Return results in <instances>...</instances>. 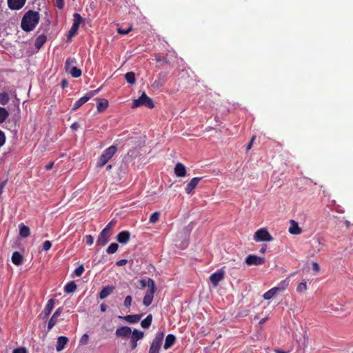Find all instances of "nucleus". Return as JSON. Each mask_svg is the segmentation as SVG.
<instances>
[{
    "label": "nucleus",
    "mask_w": 353,
    "mask_h": 353,
    "mask_svg": "<svg viewBox=\"0 0 353 353\" xmlns=\"http://www.w3.org/2000/svg\"><path fill=\"white\" fill-rule=\"evenodd\" d=\"M127 263V260L125 259H121L117 262V265L118 266H122Z\"/></svg>",
    "instance_id": "obj_53"
},
{
    "label": "nucleus",
    "mask_w": 353,
    "mask_h": 353,
    "mask_svg": "<svg viewBox=\"0 0 353 353\" xmlns=\"http://www.w3.org/2000/svg\"><path fill=\"white\" fill-rule=\"evenodd\" d=\"M132 333L131 328L128 326H121L116 330L115 335L120 338H128L130 337Z\"/></svg>",
    "instance_id": "obj_10"
},
{
    "label": "nucleus",
    "mask_w": 353,
    "mask_h": 353,
    "mask_svg": "<svg viewBox=\"0 0 353 353\" xmlns=\"http://www.w3.org/2000/svg\"><path fill=\"white\" fill-rule=\"evenodd\" d=\"M89 97H88L86 94L81 98H80L79 100H77L72 108L73 110H76L78 108H79L81 105H83L85 103H86L89 100Z\"/></svg>",
    "instance_id": "obj_25"
},
{
    "label": "nucleus",
    "mask_w": 353,
    "mask_h": 353,
    "mask_svg": "<svg viewBox=\"0 0 353 353\" xmlns=\"http://www.w3.org/2000/svg\"><path fill=\"white\" fill-rule=\"evenodd\" d=\"M201 179V177L192 178L185 187V192L187 194H190L192 191L197 186Z\"/></svg>",
    "instance_id": "obj_15"
},
{
    "label": "nucleus",
    "mask_w": 353,
    "mask_h": 353,
    "mask_svg": "<svg viewBox=\"0 0 353 353\" xmlns=\"http://www.w3.org/2000/svg\"><path fill=\"white\" fill-rule=\"evenodd\" d=\"M245 263L248 265H259L265 263V259L256 255H249L245 259Z\"/></svg>",
    "instance_id": "obj_8"
},
{
    "label": "nucleus",
    "mask_w": 353,
    "mask_h": 353,
    "mask_svg": "<svg viewBox=\"0 0 353 353\" xmlns=\"http://www.w3.org/2000/svg\"><path fill=\"white\" fill-rule=\"evenodd\" d=\"M52 246V243L50 241H44L43 244V249L46 251H48L50 249Z\"/></svg>",
    "instance_id": "obj_45"
},
{
    "label": "nucleus",
    "mask_w": 353,
    "mask_h": 353,
    "mask_svg": "<svg viewBox=\"0 0 353 353\" xmlns=\"http://www.w3.org/2000/svg\"><path fill=\"white\" fill-rule=\"evenodd\" d=\"M57 6L61 9L63 6V0H56Z\"/></svg>",
    "instance_id": "obj_54"
},
{
    "label": "nucleus",
    "mask_w": 353,
    "mask_h": 353,
    "mask_svg": "<svg viewBox=\"0 0 353 353\" xmlns=\"http://www.w3.org/2000/svg\"><path fill=\"white\" fill-rule=\"evenodd\" d=\"M53 165H54V163H53V162H51V163H50L47 164V165H46V170H50V169H52V167H53Z\"/></svg>",
    "instance_id": "obj_57"
},
{
    "label": "nucleus",
    "mask_w": 353,
    "mask_h": 353,
    "mask_svg": "<svg viewBox=\"0 0 353 353\" xmlns=\"http://www.w3.org/2000/svg\"><path fill=\"white\" fill-rule=\"evenodd\" d=\"M163 336H164V334H163V332H158L156 334L154 339H153L152 343L161 345L162 340H163Z\"/></svg>",
    "instance_id": "obj_36"
},
{
    "label": "nucleus",
    "mask_w": 353,
    "mask_h": 353,
    "mask_svg": "<svg viewBox=\"0 0 353 353\" xmlns=\"http://www.w3.org/2000/svg\"><path fill=\"white\" fill-rule=\"evenodd\" d=\"M312 268L316 273L320 271V266L319 263L315 261L312 262Z\"/></svg>",
    "instance_id": "obj_46"
},
{
    "label": "nucleus",
    "mask_w": 353,
    "mask_h": 353,
    "mask_svg": "<svg viewBox=\"0 0 353 353\" xmlns=\"http://www.w3.org/2000/svg\"><path fill=\"white\" fill-rule=\"evenodd\" d=\"M110 236V233L106 232V231L102 230L97 239V243L99 245L103 246L105 245L108 241L109 238Z\"/></svg>",
    "instance_id": "obj_13"
},
{
    "label": "nucleus",
    "mask_w": 353,
    "mask_h": 353,
    "mask_svg": "<svg viewBox=\"0 0 353 353\" xmlns=\"http://www.w3.org/2000/svg\"><path fill=\"white\" fill-rule=\"evenodd\" d=\"M61 85L63 88L66 87L68 85V82L66 81V80H63L61 82Z\"/></svg>",
    "instance_id": "obj_59"
},
{
    "label": "nucleus",
    "mask_w": 353,
    "mask_h": 353,
    "mask_svg": "<svg viewBox=\"0 0 353 353\" xmlns=\"http://www.w3.org/2000/svg\"><path fill=\"white\" fill-rule=\"evenodd\" d=\"M68 341V339L65 336H59L57 339V345H56V350L58 352L61 351L63 349H64L65 345L67 344Z\"/></svg>",
    "instance_id": "obj_22"
},
{
    "label": "nucleus",
    "mask_w": 353,
    "mask_h": 353,
    "mask_svg": "<svg viewBox=\"0 0 353 353\" xmlns=\"http://www.w3.org/2000/svg\"><path fill=\"white\" fill-rule=\"evenodd\" d=\"M13 353H27L25 348L19 347L14 350Z\"/></svg>",
    "instance_id": "obj_51"
},
{
    "label": "nucleus",
    "mask_w": 353,
    "mask_h": 353,
    "mask_svg": "<svg viewBox=\"0 0 353 353\" xmlns=\"http://www.w3.org/2000/svg\"><path fill=\"white\" fill-rule=\"evenodd\" d=\"M108 106V100L103 99L101 100L97 104V110L99 112H103Z\"/></svg>",
    "instance_id": "obj_30"
},
{
    "label": "nucleus",
    "mask_w": 353,
    "mask_h": 353,
    "mask_svg": "<svg viewBox=\"0 0 353 353\" xmlns=\"http://www.w3.org/2000/svg\"><path fill=\"white\" fill-rule=\"evenodd\" d=\"M254 139H255V137H253L252 138L251 141H250L249 144L247 146V150H250L252 148V143H253Z\"/></svg>",
    "instance_id": "obj_56"
},
{
    "label": "nucleus",
    "mask_w": 353,
    "mask_h": 353,
    "mask_svg": "<svg viewBox=\"0 0 353 353\" xmlns=\"http://www.w3.org/2000/svg\"><path fill=\"white\" fill-rule=\"evenodd\" d=\"M67 72L70 73L71 76L74 78H78L81 75V70L77 68L76 66H74L71 68H70Z\"/></svg>",
    "instance_id": "obj_28"
},
{
    "label": "nucleus",
    "mask_w": 353,
    "mask_h": 353,
    "mask_svg": "<svg viewBox=\"0 0 353 353\" xmlns=\"http://www.w3.org/2000/svg\"><path fill=\"white\" fill-rule=\"evenodd\" d=\"M74 22L69 30L68 34V39L70 40L77 33L79 26L83 22V19L78 13H74L73 15Z\"/></svg>",
    "instance_id": "obj_5"
},
{
    "label": "nucleus",
    "mask_w": 353,
    "mask_h": 353,
    "mask_svg": "<svg viewBox=\"0 0 353 353\" xmlns=\"http://www.w3.org/2000/svg\"><path fill=\"white\" fill-rule=\"evenodd\" d=\"M100 308H101V312H105V311H106V308H107V307H106V305H104V304H101V305H100Z\"/></svg>",
    "instance_id": "obj_58"
},
{
    "label": "nucleus",
    "mask_w": 353,
    "mask_h": 353,
    "mask_svg": "<svg viewBox=\"0 0 353 353\" xmlns=\"http://www.w3.org/2000/svg\"><path fill=\"white\" fill-rule=\"evenodd\" d=\"M85 240H86V243L88 245H91L93 244L94 239H93V237L91 235L85 236Z\"/></svg>",
    "instance_id": "obj_48"
},
{
    "label": "nucleus",
    "mask_w": 353,
    "mask_h": 353,
    "mask_svg": "<svg viewBox=\"0 0 353 353\" xmlns=\"http://www.w3.org/2000/svg\"><path fill=\"white\" fill-rule=\"evenodd\" d=\"M143 336L144 333L142 331L134 330L133 332H132L130 336L132 349L136 348L137 346V341L141 339Z\"/></svg>",
    "instance_id": "obj_7"
},
{
    "label": "nucleus",
    "mask_w": 353,
    "mask_h": 353,
    "mask_svg": "<svg viewBox=\"0 0 353 353\" xmlns=\"http://www.w3.org/2000/svg\"><path fill=\"white\" fill-rule=\"evenodd\" d=\"M26 0H8V6L11 10H18L26 3Z\"/></svg>",
    "instance_id": "obj_11"
},
{
    "label": "nucleus",
    "mask_w": 353,
    "mask_h": 353,
    "mask_svg": "<svg viewBox=\"0 0 353 353\" xmlns=\"http://www.w3.org/2000/svg\"><path fill=\"white\" fill-rule=\"evenodd\" d=\"M100 90H101V88H98V89H97L95 90L90 91V92H88L86 94V95L88 97H89V99H90L91 97H92L93 96L97 94L100 91Z\"/></svg>",
    "instance_id": "obj_49"
},
{
    "label": "nucleus",
    "mask_w": 353,
    "mask_h": 353,
    "mask_svg": "<svg viewBox=\"0 0 353 353\" xmlns=\"http://www.w3.org/2000/svg\"><path fill=\"white\" fill-rule=\"evenodd\" d=\"M132 30V28L130 27L128 29H122L121 28H119L117 29V32L120 34H127Z\"/></svg>",
    "instance_id": "obj_44"
},
{
    "label": "nucleus",
    "mask_w": 353,
    "mask_h": 353,
    "mask_svg": "<svg viewBox=\"0 0 353 353\" xmlns=\"http://www.w3.org/2000/svg\"><path fill=\"white\" fill-rule=\"evenodd\" d=\"M140 284L142 288L148 287V290H155L154 281L150 278L142 279L140 280Z\"/></svg>",
    "instance_id": "obj_17"
},
{
    "label": "nucleus",
    "mask_w": 353,
    "mask_h": 353,
    "mask_svg": "<svg viewBox=\"0 0 353 353\" xmlns=\"http://www.w3.org/2000/svg\"><path fill=\"white\" fill-rule=\"evenodd\" d=\"M40 17L37 12L29 10L22 18L21 27L26 32H30L39 23Z\"/></svg>",
    "instance_id": "obj_1"
},
{
    "label": "nucleus",
    "mask_w": 353,
    "mask_h": 353,
    "mask_svg": "<svg viewBox=\"0 0 353 353\" xmlns=\"http://www.w3.org/2000/svg\"><path fill=\"white\" fill-rule=\"evenodd\" d=\"M76 59L74 58H68L67 59L65 63V71L68 72L69 70V68H73L74 66V64L76 63Z\"/></svg>",
    "instance_id": "obj_33"
},
{
    "label": "nucleus",
    "mask_w": 353,
    "mask_h": 353,
    "mask_svg": "<svg viewBox=\"0 0 353 353\" xmlns=\"http://www.w3.org/2000/svg\"><path fill=\"white\" fill-rule=\"evenodd\" d=\"M265 321V319H262V320L260 321V323H263Z\"/></svg>",
    "instance_id": "obj_64"
},
{
    "label": "nucleus",
    "mask_w": 353,
    "mask_h": 353,
    "mask_svg": "<svg viewBox=\"0 0 353 353\" xmlns=\"http://www.w3.org/2000/svg\"><path fill=\"white\" fill-rule=\"evenodd\" d=\"M275 352L276 353H288L287 352L282 351V350H275Z\"/></svg>",
    "instance_id": "obj_61"
},
{
    "label": "nucleus",
    "mask_w": 353,
    "mask_h": 353,
    "mask_svg": "<svg viewBox=\"0 0 353 353\" xmlns=\"http://www.w3.org/2000/svg\"><path fill=\"white\" fill-rule=\"evenodd\" d=\"M23 261V256L19 252H14L12 256V262L17 265H19Z\"/></svg>",
    "instance_id": "obj_26"
},
{
    "label": "nucleus",
    "mask_w": 353,
    "mask_h": 353,
    "mask_svg": "<svg viewBox=\"0 0 353 353\" xmlns=\"http://www.w3.org/2000/svg\"><path fill=\"white\" fill-rule=\"evenodd\" d=\"M19 235L21 237L26 238L30 236V230L28 226L25 225L23 223H20L19 225Z\"/></svg>",
    "instance_id": "obj_24"
},
{
    "label": "nucleus",
    "mask_w": 353,
    "mask_h": 353,
    "mask_svg": "<svg viewBox=\"0 0 353 353\" xmlns=\"http://www.w3.org/2000/svg\"><path fill=\"white\" fill-rule=\"evenodd\" d=\"M88 340V335L85 334L82 336L81 339V343H86Z\"/></svg>",
    "instance_id": "obj_52"
},
{
    "label": "nucleus",
    "mask_w": 353,
    "mask_h": 353,
    "mask_svg": "<svg viewBox=\"0 0 353 353\" xmlns=\"http://www.w3.org/2000/svg\"><path fill=\"white\" fill-rule=\"evenodd\" d=\"M155 290H147L144 296L143 303L145 306H149L153 300Z\"/></svg>",
    "instance_id": "obj_18"
},
{
    "label": "nucleus",
    "mask_w": 353,
    "mask_h": 353,
    "mask_svg": "<svg viewBox=\"0 0 353 353\" xmlns=\"http://www.w3.org/2000/svg\"><path fill=\"white\" fill-rule=\"evenodd\" d=\"M112 168V165H108L107 167H106V169L107 170H110Z\"/></svg>",
    "instance_id": "obj_62"
},
{
    "label": "nucleus",
    "mask_w": 353,
    "mask_h": 353,
    "mask_svg": "<svg viewBox=\"0 0 353 353\" xmlns=\"http://www.w3.org/2000/svg\"><path fill=\"white\" fill-rule=\"evenodd\" d=\"M112 223L113 221H110L106 226L105 228L103 230V231H106V232H108V233H110V230L112 229Z\"/></svg>",
    "instance_id": "obj_50"
},
{
    "label": "nucleus",
    "mask_w": 353,
    "mask_h": 353,
    "mask_svg": "<svg viewBox=\"0 0 353 353\" xmlns=\"http://www.w3.org/2000/svg\"><path fill=\"white\" fill-rule=\"evenodd\" d=\"M288 285H289V279H285L280 281L276 287L271 288L270 290H269L268 292H266L263 294L264 299L270 300L272 298H273L274 296H276L280 293H282L287 289Z\"/></svg>",
    "instance_id": "obj_2"
},
{
    "label": "nucleus",
    "mask_w": 353,
    "mask_h": 353,
    "mask_svg": "<svg viewBox=\"0 0 353 353\" xmlns=\"http://www.w3.org/2000/svg\"><path fill=\"white\" fill-rule=\"evenodd\" d=\"M114 290V287L112 285H107L104 287L99 293V298L104 299L111 294Z\"/></svg>",
    "instance_id": "obj_19"
},
{
    "label": "nucleus",
    "mask_w": 353,
    "mask_h": 353,
    "mask_svg": "<svg viewBox=\"0 0 353 353\" xmlns=\"http://www.w3.org/2000/svg\"><path fill=\"white\" fill-rule=\"evenodd\" d=\"M175 339L176 338L173 334H168L165 338L164 348L165 350L169 349L174 344Z\"/></svg>",
    "instance_id": "obj_27"
},
{
    "label": "nucleus",
    "mask_w": 353,
    "mask_h": 353,
    "mask_svg": "<svg viewBox=\"0 0 353 353\" xmlns=\"http://www.w3.org/2000/svg\"><path fill=\"white\" fill-rule=\"evenodd\" d=\"M224 278V271L221 269L216 271V272L213 273L210 276V280L211 283H212L213 286L215 288L217 286L219 283L222 281Z\"/></svg>",
    "instance_id": "obj_9"
},
{
    "label": "nucleus",
    "mask_w": 353,
    "mask_h": 353,
    "mask_svg": "<svg viewBox=\"0 0 353 353\" xmlns=\"http://www.w3.org/2000/svg\"><path fill=\"white\" fill-rule=\"evenodd\" d=\"M132 301V296H127L125 297L124 303H123L124 306L126 307H129L131 305Z\"/></svg>",
    "instance_id": "obj_43"
},
{
    "label": "nucleus",
    "mask_w": 353,
    "mask_h": 353,
    "mask_svg": "<svg viewBox=\"0 0 353 353\" xmlns=\"http://www.w3.org/2000/svg\"><path fill=\"white\" fill-rule=\"evenodd\" d=\"M46 37L43 34L39 35L35 41V46L39 49L46 42Z\"/></svg>",
    "instance_id": "obj_31"
},
{
    "label": "nucleus",
    "mask_w": 353,
    "mask_h": 353,
    "mask_svg": "<svg viewBox=\"0 0 353 353\" xmlns=\"http://www.w3.org/2000/svg\"><path fill=\"white\" fill-rule=\"evenodd\" d=\"M266 251V245H264L263 246L261 250H260V252L261 253H264Z\"/></svg>",
    "instance_id": "obj_60"
},
{
    "label": "nucleus",
    "mask_w": 353,
    "mask_h": 353,
    "mask_svg": "<svg viewBox=\"0 0 353 353\" xmlns=\"http://www.w3.org/2000/svg\"><path fill=\"white\" fill-rule=\"evenodd\" d=\"M187 170L185 166L181 163H177L174 167V174L178 177H185Z\"/></svg>",
    "instance_id": "obj_14"
},
{
    "label": "nucleus",
    "mask_w": 353,
    "mask_h": 353,
    "mask_svg": "<svg viewBox=\"0 0 353 353\" xmlns=\"http://www.w3.org/2000/svg\"><path fill=\"white\" fill-rule=\"evenodd\" d=\"M54 300L51 299L48 301V303L44 308V310L43 312V314L44 315L43 318L47 317L50 314L52 309L54 308Z\"/></svg>",
    "instance_id": "obj_23"
},
{
    "label": "nucleus",
    "mask_w": 353,
    "mask_h": 353,
    "mask_svg": "<svg viewBox=\"0 0 353 353\" xmlns=\"http://www.w3.org/2000/svg\"><path fill=\"white\" fill-rule=\"evenodd\" d=\"M289 232L294 235L300 234L302 232L301 228L299 226L298 223L294 220L290 221Z\"/></svg>",
    "instance_id": "obj_16"
},
{
    "label": "nucleus",
    "mask_w": 353,
    "mask_h": 353,
    "mask_svg": "<svg viewBox=\"0 0 353 353\" xmlns=\"http://www.w3.org/2000/svg\"><path fill=\"white\" fill-rule=\"evenodd\" d=\"M10 100L9 96L6 92L0 93V103L1 105H6Z\"/></svg>",
    "instance_id": "obj_37"
},
{
    "label": "nucleus",
    "mask_w": 353,
    "mask_h": 353,
    "mask_svg": "<svg viewBox=\"0 0 353 353\" xmlns=\"http://www.w3.org/2000/svg\"><path fill=\"white\" fill-rule=\"evenodd\" d=\"M345 225L348 227L350 225V222L348 221H345Z\"/></svg>",
    "instance_id": "obj_63"
},
{
    "label": "nucleus",
    "mask_w": 353,
    "mask_h": 353,
    "mask_svg": "<svg viewBox=\"0 0 353 353\" xmlns=\"http://www.w3.org/2000/svg\"><path fill=\"white\" fill-rule=\"evenodd\" d=\"M143 315L142 314H132V315H127L125 316H119V319H124L125 321L130 323H135L138 322L140 319L141 318Z\"/></svg>",
    "instance_id": "obj_21"
},
{
    "label": "nucleus",
    "mask_w": 353,
    "mask_h": 353,
    "mask_svg": "<svg viewBox=\"0 0 353 353\" xmlns=\"http://www.w3.org/2000/svg\"><path fill=\"white\" fill-rule=\"evenodd\" d=\"M125 80L130 84H134L136 81L135 74L132 72H127L125 75Z\"/></svg>",
    "instance_id": "obj_32"
},
{
    "label": "nucleus",
    "mask_w": 353,
    "mask_h": 353,
    "mask_svg": "<svg viewBox=\"0 0 353 353\" xmlns=\"http://www.w3.org/2000/svg\"><path fill=\"white\" fill-rule=\"evenodd\" d=\"M161 345L152 343L149 350V353H159Z\"/></svg>",
    "instance_id": "obj_41"
},
{
    "label": "nucleus",
    "mask_w": 353,
    "mask_h": 353,
    "mask_svg": "<svg viewBox=\"0 0 353 353\" xmlns=\"http://www.w3.org/2000/svg\"><path fill=\"white\" fill-rule=\"evenodd\" d=\"M130 234L128 231H122L117 234V241L122 244L126 243L130 239Z\"/></svg>",
    "instance_id": "obj_20"
},
{
    "label": "nucleus",
    "mask_w": 353,
    "mask_h": 353,
    "mask_svg": "<svg viewBox=\"0 0 353 353\" xmlns=\"http://www.w3.org/2000/svg\"><path fill=\"white\" fill-rule=\"evenodd\" d=\"M118 248H119L118 244H117L115 243H112L108 246V248L107 249V252L108 254H114L117 251Z\"/></svg>",
    "instance_id": "obj_38"
},
{
    "label": "nucleus",
    "mask_w": 353,
    "mask_h": 353,
    "mask_svg": "<svg viewBox=\"0 0 353 353\" xmlns=\"http://www.w3.org/2000/svg\"><path fill=\"white\" fill-rule=\"evenodd\" d=\"M77 289V285L74 281H71L65 285L64 287V290L67 293H72Z\"/></svg>",
    "instance_id": "obj_29"
},
{
    "label": "nucleus",
    "mask_w": 353,
    "mask_h": 353,
    "mask_svg": "<svg viewBox=\"0 0 353 353\" xmlns=\"http://www.w3.org/2000/svg\"><path fill=\"white\" fill-rule=\"evenodd\" d=\"M9 113L4 108L0 107V123H3L8 117Z\"/></svg>",
    "instance_id": "obj_35"
},
{
    "label": "nucleus",
    "mask_w": 353,
    "mask_h": 353,
    "mask_svg": "<svg viewBox=\"0 0 353 353\" xmlns=\"http://www.w3.org/2000/svg\"><path fill=\"white\" fill-rule=\"evenodd\" d=\"M307 289L306 281L301 282L296 287V291L298 292H305Z\"/></svg>",
    "instance_id": "obj_39"
},
{
    "label": "nucleus",
    "mask_w": 353,
    "mask_h": 353,
    "mask_svg": "<svg viewBox=\"0 0 353 353\" xmlns=\"http://www.w3.org/2000/svg\"><path fill=\"white\" fill-rule=\"evenodd\" d=\"M83 272H84V267L83 265H81L74 270V273L75 276H80L82 275Z\"/></svg>",
    "instance_id": "obj_42"
},
{
    "label": "nucleus",
    "mask_w": 353,
    "mask_h": 353,
    "mask_svg": "<svg viewBox=\"0 0 353 353\" xmlns=\"http://www.w3.org/2000/svg\"><path fill=\"white\" fill-rule=\"evenodd\" d=\"M79 128V124L77 122L75 123H73L71 125V128L73 130H77L78 128Z\"/></svg>",
    "instance_id": "obj_55"
},
{
    "label": "nucleus",
    "mask_w": 353,
    "mask_h": 353,
    "mask_svg": "<svg viewBox=\"0 0 353 353\" xmlns=\"http://www.w3.org/2000/svg\"><path fill=\"white\" fill-rule=\"evenodd\" d=\"M117 152V147L111 145L108 148L104 150L103 154L100 156L97 162L98 167H102L112 157V156Z\"/></svg>",
    "instance_id": "obj_3"
},
{
    "label": "nucleus",
    "mask_w": 353,
    "mask_h": 353,
    "mask_svg": "<svg viewBox=\"0 0 353 353\" xmlns=\"http://www.w3.org/2000/svg\"><path fill=\"white\" fill-rule=\"evenodd\" d=\"M152 320V316L151 314L148 315L147 317L141 321V327L143 328H148L151 325Z\"/></svg>",
    "instance_id": "obj_34"
},
{
    "label": "nucleus",
    "mask_w": 353,
    "mask_h": 353,
    "mask_svg": "<svg viewBox=\"0 0 353 353\" xmlns=\"http://www.w3.org/2000/svg\"><path fill=\"white\" fill-rule=\"evenodd\" d=\"M159 216H160V213L159 212H155L152 213L150 217V222L151 223H156L159 220Z\"/></svg>",
    "instance_id": "obj_40"
},
{
    "label": "nucleus",
    "mask_w": 353,
    "mask_h": 353,
    "mask_svg": "<svg viewBox=\"0 0 353 353\" xmlns=\"http://www.w3.org/2000/svg\"><path fill=\"white\" fill-rule=\"evenodd\" d=\"M61 312H62L61 307L57 308L56 310V311L54 312V314H52V317L50 318V319L48 322V327L49 330L52 329L57 324V319H58V317L60 316Z\"/></svg>",
    "instance_id": "obj_12"
},
{
    "label": "nucleus",
    "mask_w": 353,
    "mask_h": 353,
    "mask_svg": "<svg viewBox=\"0 0 353 353\" xmlns=\"http://www.w3.org/2000/svg\"><path fill=\"white\" fill-rule=\"evenodd\" d=\"M141 105H145L149 108H152L154 107L152 100L148 97L145 92H143L139 99L133 101L132 108H136Z\"/></svg>",
    "instance_id": "obj_4"
},
{
    "label": "nucleus",
    "mask_w": 353,
    "mask_h": 353,
    "mask_svg": "<svg viewBox=\"0 0 353 353\" xmlns=\"http://www.w3.org/2000/svg\"><path fill=\"white\" fill-rule=\"evenodd\" d=\"M6 141V137L4 133L0 130V147H1Z\"/></svg>",
    "instance_id": "obj_47"
},
{
    "label": "nucleus",
    "mask_w": 353,
    "mask_h": 353,
    "mask_svg": "<svg viewBox=\"0 0 353 353\" xmlns=\"http://www.w3.org/2000/svg\"><path fill=\"white\" fill-rule=\"evenodd\" d=\"M254 240L256 242L261 241H272V236L265 228H261L258 230L254 235Z\"/></svg>",
    "instance_id": "obj_6"
}]
</instances>
